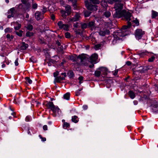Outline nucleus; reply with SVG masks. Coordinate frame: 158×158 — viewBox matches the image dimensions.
I'll return each instance as SVG.
<instances>
[{"mask_svg": "<svg viewBox=\"0 0 158 158\" xmlns=\"http://www.w3.org/2000/svg\"><path fill=\"white\" fill-rule=\"evenodd\" d=\"M122 0L116 2L114 7L115 12L113 14L114 18H119L124 17L125 19L128 20L130 19L131 15L130 12H127L125 10H122L123 7V4L121 3Z\"/></svg>", "mask_w": 158, "mask_h": 158, "instance_id": "obj_1", "label": "nucleus"}, {"mask_svg": "<svg viewBox=\"0 0 158 158\" xmlns=\"http://www.w3.org/2000/svg\"><path fill=\"white\" fill-rule=\"evenodd\" d=\"M85 5L88 9L92 11H96L97 10V6L96 5H93L91 4H98L99 0H85Z\"/></svg>", "mask_w": 158, "mask_h": 158, "instance_id": "obj_2", "label": "nucleus"}, {"mask_svg": "<svg viewBox=\"0 0 158 158\" xmlns=\"http://www.w3.org/2000/svg\"><path fill=\"white\" fill-rule=\"evenodd\" d=\"M126 31L120 30L118 31L115 32L114 33L113 36L114 39L113 41V44H115L116 43V41L120 40V37H123L125 36L127 33Z\"/></svg>", "mask_w": 158, "mask_h": 158, "instance_id": "obj_3", "label": "nucleus"}, {"mask_svg": "<svg viewBox=\"0 0 158 158\" xmlns=\"http://www.w3.org/2000/svg\"><path fill=\"white\" fill-rule=\"evenodd\" d=\"M57 25L60 29H63L64 30L68 31L70 26L68 24H64L62 21H59L57 23Z\"/></svg>", "mask_w": 158, "mask_h": 158, "instance_id": "obj_4", "label": "nucleus"}, {"mask_svg": "<svg viewBox=\"0 0 158 158\" xmlns=\"http://www.w3.org/2000/svg\"><path fill=\"white\" fill-rule=\"evenodd\" d=\"M144 34V32L141 29H138L135 30V36L136 39L138 40L141 39L143 35Z\"/></svg>", "mask_w": 158, "mask_h": 158, "instance_id": "obj_5", "label": "nucleus"}, {"mask_svg": "<svg viewBox=\"0 0 158 158\" xmlns=\"http://www.w3.org/2000/svg\"><path fill=\"white\" fill-rule=\"evenodd\" d=\"M80 17V14L78 13H76L73 17H71L69 19L68 21L69 23L77 21L79 19Z\"/></svg>", "mask_w": 158, "mask_h": 158, "instance_id": "obj_6", "label": "nucleus"}, {"mask_svg": "<svg viewBox=\"0 0 158 158\" xmlns=\"http://www.w3.org/2000/svg\"><path fill=\"white\" fill-rule=\"evenodd\" d=\"M16 11L14 8H12L10 9L8 11V18H10L11 17H15Z\"/></svg>", "mask_w": 158, "mask_h": 158, "instance_id": "obj_7", "label": "nucleus"}, {"mask_svg": "<svg viewBox=\"0 0 158 158\" xmlns=\"http://www.w3.org/2000/svg\"><path fill=\"white\" fill-rule=\"evenodd\" d=\"M110 33L109 30L105 28L101 29L99 32V34L102 36H105L106 35H107Z\"/></svg>", "mask_w": 158, "mask_h": 158, "instance_id": "obj_8", "label": "nucleus"}, {"mask_svg": "<svg viewBox=\"0 0 158 158\" xmlns=\"http://www.w3.org/2000/svg\"><path fill=\"white\" fill-rule=\"evenodd\" d=\"M98 57V56L96 54H94L92 55L90 57V62L91 64H95L96 63Z\"/></svg>", "mask_w": 158, "mask_h": 158, "instance_id": "obj_9", "label": "nucleus"}, {"mask_svg": "<svg viewBox=\"0 0 158 158\" xmlns=\"http://www.w3.org/2000/svg\"><path fill=\"white\" fill-rule=\"evenodd\" d=\"M35 18L37 20L42 19L44 18L43 15L40 12L37 11L35 14Z\"/></svg>", "mask_w": 158, "mask_h": 158, "instance_id": "obj_10", "label": "nucleus"}, {"mask_svg": "<svg viewBox=\"0 0 158 158\" xmlns=\"http://www.w3.org/2000/svg\"><path fill=\"white\" fill-rule=\"evenodd\" d=\"M131 16L130 18V19L128 20H127L126 19H125L127 21V25H125L123 27L121 30L123 31H124V30H126L128 28H129L131 27V22H130V21L131 20Z\"/></svg>", "mask_w": 158, "mask_h": 158, "instance_id": "obj_11", "label": "nucleus"}, {"mask_svg": "<svg viewBox=\"0 0 158 158\" xmlns=\"http://www.w3.org/2000/svg\"><path fill=\"white\" fill-rule=\"evenodd\" d=\"M13 23L14 24L13 25L14 26V28L15 30H18L21 27V25L18 22H16ZM12 24L13 23H11V25H12Z\"/></svg>", "mask_w": 158, "mask_h": 158, "instance_id": "obj_12", "label": "nucleus"}, {"mask_svg": "<svg viewBox=\"0 0 158 158\" xmlns=\"http://www.w3.org/2000/svg\"><path fill=\"white\" fill-rule=\"evenodd\" d=\"M98 69L101 71L102 74L105 75L106 73V72L107 71V69L106 68L102 67L99 68Z\"/></svg>", "mask_w": 158, "mask_h": 158, "instance_id": "obj_13", "label": "nucleus"}, {"mask_svg": "<svg viewBox=\"0 0 158 158\" xmlns=\"http://www.w3.org/2000/svg\"><path fill=\"white\" fill-rule=\"evenodd\" d=\"M51 110L53 112L57 113L59 114L61 112L60 110L58 107L56 106H55Z\"/></svg>", "mask_w": 158, "mask_h": 158, "instance_id": "obj_14", "label": "nucleus"}, {"mask_svg": "<svg viewBox=\"0 0 158 158\" xmlns=\"http://www.w3.org/2000/svg\"><path fill=\"white\" fill-rule=\"evenodd\" d=\"M64 79V77H61L60 76H59L55 78L54 83H56V82H59L62 80Z\"/></svg>", "mask_w": 158, "mask_h": 158, "instance_id": "obj_15", "label": "nucleus"}, {"mask_svg": "<svg viewBox=\"0 0 158 158\" xmlns=\"http://www.w3.org/2000/svg\"><path fill=\"white\" fill-rule=\"evenodd\" d=\"M88 27H90L92 30L95 29V24L94 22H90L88 24Z\"/></svg>", "mask_w": 158, "mask_h": 158, "instance_id": "obj_16", "label": "nucleus"}, {"mask_svg": "<svg viewBox=\"0 0 158 158\" xmlns=\"http://www.w3.org/2000/svg\"><path fill=\"white\" fill-rule=\"evenodd\" d=\"M65 11L67 13V15H69L71 14V8L69 5H68L65 6Z\"/></svg>", "mask_w": 158, "mask_h": 158, "instance_id": "obj_17", "label": "nucleus"}, {"mask_svg": "<svg viewBox=\"0 0 158 158\" xmlns=\"http://www.w3.org/2000/svg\"><path fill=\"white\" fill-rule=\"evenodd\" d=\"M94 74L95 76L97 77H100L101 75H102V74L101 73V71H100L98 68L95 71Z\"/></svg>", "mask_w": 158, "mask_h": 158, "instance_id": "obj_18", "label": "nucleus"}, {"mask_svg": "<svg viewBox=\"0 0 158 158\" xmlns=\"http://www.w3.org/2000/svg\"><path fill=\"white\" fill-rule=\"evenodd\" d=\"M46 106L48 108L50 109L51 110H52L55 106L53 102H48Z\"/></svg>", "mask_w": 158, "mask_h": 158, "instance_id": "obj_19", "label": "nucleus"}, {"mask_svg": "<svg viewBox=\"0 0 158 158\" xmlns=\"http://www.w3.org/2000/svg\"><path fill=\"white\" fill-rule=\"evenodd\" d=\"M72 121L74 123H77L79 121L77 116L76 115L72 116Z\"/></svg>", "mask_w": 158, "mask_h": 158, "instance_id": "obj_20", "label": "nucleus"}, {"mask_svg": "<svg viewBox=\"0 0 158 158\" xmlns=\"http://www.w3.org/2000/svg\"><path fill=\"white\" fill-rule=\"evenodd\" d=\"M28 47V45L27 44L25 43L24 42H23L22 44V45L20 47V49L21 50H25Z\"/></svg>", "mask_w": 158, "mask_h": 158, "instance_id": "obj_21", "label": "nucleus"}, {"mask_svg": "<svg viewBox=\"0 0 158 158\" xmlns=\"http://www.w3.org/2000/svg\"><path fill=\"white\" fill-rule=\"evenodd\" d=\"M128 94L130 98L132 99H134L135 97L134 93L132 91L130 90L129 91Z\"/></svg>", "mask_w": 158, "mask_h": 158, "instance_id": "obj_22", "label": "nucleus"}, {"mask_svg": "<svg viewBox=\"0 0 158 158\" xmlns=\"http://www.w3.org/2000/svg\"><path fill=\"white\" fill-rule=\"evenodd\" d=\"M111 15L110 12L108 11H106L103 14V16L106 18H108Z\"/></svg>", "mask_w": 158, "mask_h": 158, "instance_id": "obj_23", "label": "nucleus"}, {"mask_svg": "<svg viewBox=\"0 0 158 158\" xmlns=\"http://www.w3.org/2000/svg\"><path fill=\"white\" fill-rule=\"evenodd\" d=\"M70 94L69 93H67L64 95V98L66 100H69V99Z\"/></svg>", "mask_w": 158, "mask_h": 158, "instance_id": "obj_24", "label": "nucleus"}, {"mask_svg": "<svg viewBox=\"0 0 158 158\" xmlns=\"http://www.w3.org/2000/svg\"><path fill=\"white\" fill-rule=\"evenodd\" d=\"M158 15V13L156 11H152V18H155Z\"/></svg>", "mask_w": 158, "mask_h": 158, "instance_id": "obj_25", "label": "nucleus"}, {"mask_svg": "<svg viewBox=\"0 0 158 158\" xmlns=\"http://www.w3.org/2000/svg\"><path fill=\"white\" fill-rule=\"evenodd\" d=\"M25 27L28 30L31 31L33 29V26L30 24H27Z\"/></svg>", "mask_w": 158, "mask_h": 158, "instance_id": "obj_26", "label": "nucleus"}, {"mask_svg": "<svg viewBox=\"0 0 158 158\" xmlns=\"http://www.w3.org/2000/svg\"><path fill=\"white\" fill-rule=\"evenodd\" d=\"M61 14L62 16L64 18H65L67 16V14H66V13H67V12L64 10H61Z\"/></svg>", "mask_w": 158, "mask_h": 158, "instance_id": "obj_27", "label": "nucleus"}, {"mask_svg": "<svg viewBox=\"0 0 158 158\" xmlns=\"http://www.w3.org/2000/svg\"><path fill=\"white\" fill-rule=\"evenodd\" d=\"M34 33L32 32L27 31L26 33V36L27 37H30L33 36Z\"/></svg>", "mask_w": 158, "mask_h": 158, "instance_id": "obj_28", "label": "nucleus"}, {"mask_svg": "<svg viewBox=\"0 0 158 158\" xmlns=\"http://www.w3.org/2000/svg\"><path fill=\"white\" fill-rule=\"evenodd\" d=\"M148 53L146 52H139V54L141 57H143L145 55H147Z\"/></svg>", "mask_w": 158, "mask_h": 158, "instance_id": "obj_29", "label": "nucleus"}, {"mask_svg": "<svg viewBox=\"0 0 158 158\" xmlns=\"http://www.w3.org/2000/svg\"><path fill=\"white\" fill-rule=\"evenodd\" d=\"M68 76L70 78H73L74 76L73 72L71 71H69L68 73Z\"/></svg>", "mask_w": 158, "mask_h": 158, "instance_id": "obj_30", "label": "nucleus"}, {"mask_svg": "<svg viewBox=\"0 0 158 158\" xmlns=\"http://www.w3.org/2000/svg\"><path fill=\"white\" fill-rule=\"evenodd\" d=\"M25 79L27 83H28L29 84H31L32 83V80L28 77H26Z\"/></svg>", "mask_w": 158, "mask_h": 158, "instance_id": "obj_31", "label": "nucleus"}, {"mask_svg": "<svg viewBox=\"0 0 158 158\" xmlns=\"http://www.w3.org/2000/svg\"><path fill=\"white\" fill-rule=\"evenodd\" d=\"M88 27V24L86 23H83L81 24V27L82 29H85Z\"/></svg>", "mask_w": 158, "mask_h": 158, "instance_id": "obj_32", "label": "nucleus"}, {"mask_svg": "<svg viewBox=\"0 0 158 158\" xmlns=\"http://www.w3.org/2000/svg\"><path fill=\"white\" fill-rule=\"evenodd\" d=\"M118 1H119V0H107V2L110 4H112Z\"/></svg>", "mask_w": 158, "mask_h": 158, "instance_id": "obj_33", "label": "nucleus"}, {"mask_svg": "<svg viewBox=\"0 0 158 158\" xmlns=\"http://www.w3.org/2000/svg\"><path fill=\"white\" fill-rule=\"evenodd\" d=\"M91 14V12L90 11H85L84 12V15L85 17H87L89 16Z\"/></svg>", "mask_w": 158, "mask_h": 158, "instance_id": "obj_34", "label": "nucleus"}, {"mask_svg": "<svg viewBox=\"0 0 158 158\" xmlns=\"http://www.w3.org/2000/svg\"><path fill=\"white\" fill-rule=\"evenodd\" d=\"M23 31L22 30H19V31H16V34L19 36H22V33Z\"/></svg>", "mask_w": 158, "mask_h": 158, "instance_id": "obj_35", "label": "nucleus"}, {"mask_svg": "<svg viewBox=\"0 0 158 158\" xmlns=\"http://www.w3.org/2000/svg\"><path fill=\"white\" fill-rule=\"evenodd\" d=\"M101 5L103 7H106L107 5V3L104 1H102L101 3Z\"/></svg>", "mask_w": 158, "mask_h": 158, "instance_id": "obj_36", "label": "nucleus"}, {"mask_svg": "<svg viewBox=\"0 0 158 158\" xmlns=\"http://www.w3.org/2000/svg\"><path fill=\"white\" fill-rule=\"evenodd\" d=\"M69 123L66 122H65L64 123L63 125V127L64 129H66L67 127H69Z\"/></svg>", "mask_w": 158, "mask_h": 158, "instance_id": "obj_37", "label": "nucleus"}, {"mask_svg": "<svg viewBox=\"0 0 158 158\" xmlns=\"http://www.w3.org/2000/svg\"><path fill=\"white\" fill-rule=\"evenodd\" d=\"M82 89V88L79 89L76 91V95L77 96H79L80 94V91Z\"/></svg>", "mask_w": 158, "mask_h": 158, "instance_id": "obj_38", "label": "nucleus"}, {"mask_svg": "<svg viewBox=\"0 0 158 158\" xmlns=\"http://www.w3.org/2000/svg\"><path fill=\"white\" fill-rule=\"evenodd\" d=\"M79 81V83L80 84H81L83 82V77L82 76H80L78 78Z\"/></svg>", "mask_w": 158, "mask_h": 158, "instance_id": "obj_39", "label": "nucleus"}, {"mask_svg": "<svg viewBox=\"0 0 158 158\" xmlns=\"http://www.w3.org/2000/svg\"><path fill=\"white\" fill-rule=\"evenodd\" d=\"M32 120V118L31 116H27L26 117L25 120L27 122L30 121Z\"/></svg>", "mask_w": 158, "mask_h": 158, "instance_id": "obj_40", "label": "nucleus"}, {"mask_svg": "<svg viewBox=\"0 0 158 158\" xmlns=\"http://www.w3.org/2000/svg\"><path fill=\"white\" fill-rule=\"evenodd\" d=\"M101 46V44H97L95 46L94 48L96 50H98L100 48Z\"/></svg>", "mask_w": 158, "mask_h": 158, "instance_id": "obj_41", "label": "nucleus"}, {"mask_svg": "<svg viewBox=\"0 0 158 158\" xmlns=\"http://www.w3.org/2000/svg\"><path fill=\"white\" fill-rule=\"evenodd\" d=\"M65 36L66 38H69L70 37V34L69 32H67L65 33Z\"/></svg>", "mask_w": 158, "mask_h": 158, "instance_id": "obj_42", "label": "nucleus"}, {"mask_svg": "<svg viewBox=\"0 0 158 158\" xmlns=\"http://www.w3.org/2000/svg\"><path fill=\"white\" fill-rule=\"evenodd\" d=\"M155 59V57L154 56H152L151 58H149L148 60L149 62H152L154 61Z\"/></svg>", "mask_w": 158, "mask_h": 158, "instance_id": "obj_43", "label": "nucleus"}, {"mask_svg": "<svg viewBox=\"0 0 158 158\" xmlns=\"http://www.w3.org/2000/svg\"><path fill=\"white\" fill-rule=\"evenodd\" d=\"M12 29L10 28H7L5 30V32H10L11 31Z\"/></svg>", "mask_w": 158, "mask_h": 158, "instance_id": "obj_44", "label": "nucleus"}, {"mask_svg": "<svg viewBox=\"0 0 158 158\" xmlns=\"http://www.w3.org/2000/svg\"><path fill=\"white\" fill-rule=\"evenodd\" d=\"M78 58L80 59L81 61V62H83L85 59V57L82 56H79Z\"/></svg>", "mask_w": 158, "mask_h": 158, "instance_id": "obj_45", "label": "nucleus"}, {"mask_svg": "<svg viewBox=\"0 0 158 158\" xmlns=\"http://www.w3.org/2000/svg\"><path fill=\"white\" fill-rule=\"evenodd\" d=\"M59 72L58 71H56V72L53 73V76L55 77H56L58 75Z\"/></svg>", "mask_w": 158, "mask_h": 158, "instance_id": "obj_46", "label": "nucleus"}, {"mask_svg": "<svg viewBox=\"0 0 158 158\" xmlns=\"http://www.w3.org/2000/svg\"><path fill=\"white\" fill-rule=\"evenodd\" d=\"M37 7V4L36 3H33L32 4V7L33 9H36Z\"/></svg>", "mask_w": 158, "mask_h": 158, "instance_id": "obj_47", "label": "nucleus"}, {"mask_svg": "<svg viewBox=\"0 0 158 158\" xmlns=\"http://www.w3.org/2000/svg\"><path fill=\"white\" fill-rule=\"evenodd\" d=\"M79 23L78 22H76V23H74L73 24L74 27L75 28L78 27Z\"/></svg>", "mask_w": 158, "mask_h": 158, "instance_id": "obj_48", "label": "nucleus"}, {"mask_svg": "<svg viewBox=\"0 0 158 158\" xmlns=\"http://www.w3.org/2000/svg\"><path fill=\"white\" fill-rule=\"evenodd\" d=\"M47 10V8L44 7L43 6V9L42 10V11L44 13H45L46 12Z\"/></svg>", "mask_w": 158, "mask_h": 158, "instance_id": "obj_49", "label": "nucleus"}, {"mask_svg": "<svg viewBox=\"0 0 158 158\" xmlns=\"http://www.w3.org/2000/svg\"><path fill=\"white\" fill-rule=\"evenodd\" d=\"M18 60V59L17 58L15 61V64L16 66H18L19 65Z\"/></svg>", "mask_w": 158, "mask_h": 158, "instance_id": "obj_50", "label": "nucleus"}, {"mask_svg": "<svg viewBox=\"0 0 158 158\" xmlns=\"http://www.w3.org/2000/svg\"><path fill=\"white\" fill-rule=\"evenodd\" d=\"M43 129L44 131H46L48 130V126L46 125H44L43 126Z\"/></svg>", "mask_w": 158, "mask_h": 158, "instance_id": "obj_51", "label": "nucleus"}, {"mask_svg": "<svg viewBox=\"0 0 158 158\" xmlns=\"http://www.w3.org/2000/svg\"><path fill=\"white\" fill-rule=\"evenodd\" d=\"M68 0L69 1L72 2L74 4H75L77 1V0Z\"/></svg>", "mask_w": 158, "mask_h": 158, "instance_id": "obj_52", "label": "nucleus"}, {"mask_svg": "<svg viewBox=\"0 0 158 158\" xmlns=\"http://www.w3.org/2000/svg\"><path fill=\"white\" fill-rule=\"evenodd\" d=\"M82 108L84 110H86L88 108V106L86 105H84L83 106Z\"/></svg>", "mask_w": 158, "mask_h": 158, "instance_id": "obj_53", "label": "nucleus"}, {"mask_svg": "<svg viewBox=\"0 0 158 158\" xmlns=\"http://www.w3.org/2000/svg\"><path fill=\"white\" fill-rule=\"evenodd\" d=\"M133 22H134L135 23V24L136 25L138 26L139 25V21L138 20H134V21H133Z\"/></svg>", "mask_w": 158, "mask_h": 158, "instance_id": "obj_54", "label": "nucleus"}, {"mask_svg": "<svg viewBox=\"0 0 158 158\" xmlns=\"http://www.w3.org/2000/svg\"><path fill=\"white\" fill-rule=\"evenodd\" d=\"M39 136L40 137V138H41L42 141L44 142L46 140V138H43L40 135H39Z\"/></svg>", "mask_w": 158, "mask_h": 158, "instance_id": "obj_55", "label": "nucleus"}, {"mask_svg": "<svg viewBox=\"0 0 158 158\" xmlns=\"http://www.w3.org/2000/svg\"><path fill=\"white\" fill-rule=\"evenodd\" d=\"M51 19L53 20H54L55 19V15H53V14H52L51 15Z\"/></svg>", "mask_w": 158, "mask_h": 158, "instance_id": "obj_56", "label": "nucleus"}, {"mask_svg": "<svg viewBox=\"0 0 158 158\" xmlns=\"http://www.w3.org/2000/svg\"><path fill=\"white\" fill-rule=\"evenodd\" d=\"M126 64L127 65L129 66L131 65V62L130 61H128L126 62Z\"/></svg>", "mask_w": 158, "mask_h": 158, "instance_id": "obj_57", "label": "nucleus"}, {"mask_svg": "<svg viewBox=\"0 0 158 158\" xmlns=\"http://www.w3.org/2000/svg\"><path fill=\"white\" fill-rule=\"evenodd\" d=\"M133 103L134 104V105H137L138 103V102L137 101H136V100H135L133 101Z\"/></svg>", "mask_w": 158, "mask_h": 158, "instance_id": "obj_58", "label": "nucleus"}, {"mask_svg": "<svg viewBox=\"0 0 158 158\" xmlns=\"http://www.w3.org/2000/svg\"><path fill=\"white\" fill-rule=\"evenodd\" d=\"M61 75L64 76L63 77H64V78L66 77V73H61Z\"/></svg>", "mask_w": 158, "mask_h": 158, "instance_id": "obj_59", "label": "nucleus"}, {"mask_svg": "<svg viewBox=\"0 0 158 158\" xmlns=\"http://www.w3.org/2000/svg\"><path fill=\"white\" fill-rule=\"evenodd\" d=\"M6 37L8 39H9L10 40V35L9 34H7L6 35Z\"/></svg>", "mask_w": 158, "mask_h": 158, "instance_id": "obj_60", "label": "nucleus"}, {"mask_svg": "<svg viewBox=\"0 0 158 158\" xmlns=\"http://www.w3.org/2000/svg\"><path fill=\"white\" fill-rule=\"evenodd\" d=\"M93 64L94 63H93L91 65H89V67L90 68L93 67L94 66V64Z\"/></svg>", "mask_w": 158, "mask_h": 158, "instance_id": "obj_61", "label": "nucleus"}, {"mask_svg": "<svg viewBox=\"0 0 158 158\" xmlns=\"http://www.w3.org/2000/svg\"><path fill=\"white\" fill-rule=\"evenodd\" d=\"M117 73H118V71H115V72L114 73V75H116L117 74Z\"/></svg>", "mask_w": 158, "mask_h": 158, "instance_id": "obj_62", "label": "nucleus"}, {"mask_svg": "<svg viewBox=\"0 0 158 158\" xmlns=\"http://www.w3.org/2000/svg\"><path fill=\"white\" fill-rule=\"evenodd\" d=\"M2 68H4L5 67V65L4 64H2Z\"/></svg>", "mask_w": 158, "mask_h": 158, "instance_id": "obj_63", "label": "nucleus"}, {"mask_svg": "<svg viewBox=\"0 0 158 158\" xmlns=\"http://www.w3.org/2000/svg\"><path fill=\"white\" fill-rule=\"evenodd\" d=\"M26 17L27 18H28L29 17V15L28 14H27L26 15Z\"/></svg>", "mask_w": 158, "mask_h": 158, "instance_id": "obj_64", "label": "nucleus"}]
</instances>
